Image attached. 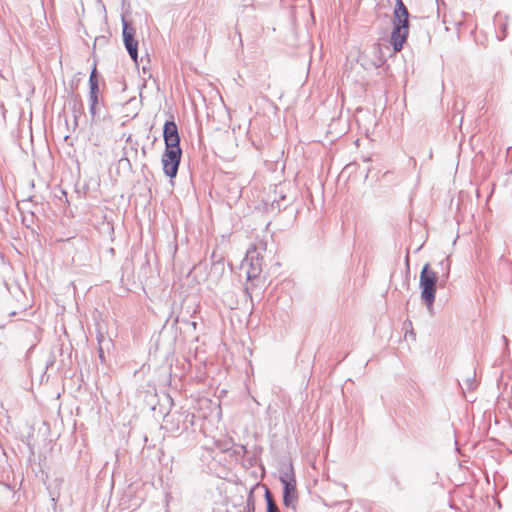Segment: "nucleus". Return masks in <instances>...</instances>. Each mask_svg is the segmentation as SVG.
Instances as JSON below:
<instances>
[{
	"label": "nucleus",
	"mask_w": 512,
	"mask_h": 512,
	"mask_svg": "<svg viewBox=\"0 0 512 512\" xmlns=\"http://www.w3.org/2000/svg\"><path fill=\"white\" fill-rule=\"evenodd\" d=\"M265 500L267 502V512H280L276 502L273 499V496L269 490H266Z\"/></svg>",
	"instance_id": "6e6552de"
},
{
	"label": "nucleus",
	"mask_w": 512,
	"mask_h": 512,
	"mask_svg": "<svg viewBox=\"0 0 512 512\" xmlns=\"http://www.w3.org/2000/svg\"><path fill=\"white\" fill-rule=\"evenodd\" d=\"M280 482L284 486L283 503L286 507L293 506L298 498L297 482L292 465L281 471Z\"/></svg>",
	"instance_id": "20e7f679"
},
{
	"label": "nucleus",
	"mask_w": 512,
	"mask_h": 512,
	"mask_svg": "<svg viewBox=\"0 0 512 512\" xmlns=\"http://www.w3.org/2000/svg\"><path fill=\"white\" fill-rule=\"evenodd\" d=\"M393 26L409 28V12L402 0H395Z\"/></svg>",
	"instance_id": "423d86ee"
},
{
	"label": "nucleus",
	"mask_w": 512,
	"mask_h": 512,
	"mask_svg": "<svg viewBox=\"0 0 512 512\" xmlns=\"http://www.w3.org/2000/svg\"><path fill=\"white\" fill-rule=\"evenodd\" d=\"M163 137L165 150L161 157L163 171L169 178H175L180 165L182 150L177 125L174 121L164 124Z\"/></svg>",
	"instance_id": "f257e3e1"
},
{
	"label": "nucleus",
	"mask_w": 512,
	"mask_h": 512,
	"mask_svg": "<svg viewBox=\"0 0 512 512\" xmlns=\"http://www.w3.org/2000/svg\"><path fill=\"white\" fill-rule=\"evenodd\" d=\"M266 250V244L263 241L252 244L241 263V270L246 274L248 280L257 278L262 272L263 256L262 252Z\"/></svg>",
	"instance_id": "f03ea898"
},
{
	"label": "nucleus",
	"mask_w": 512,
	"mask_h": 512,
	"mask_svg": "<svg viewBox=\"0 0 512 512\" xmlns=\"http://www.w3.org/2000/svg\"><path fill=\"white\" fill-rule=\"evenodd\" d=\"M123 40L129 55L137 62L138 42L135 39L134 29L127 22H123Z\"/></svg>",
	"instance_id": "39448f33"
},
{
	"label": "nucleus",
	"mask_w": 512,
	"mask_h": 512,
	"mask_svg": "<svg viewBox=\"0 0 512 512\" xmlns=\"http://www.w3.org/2000/svg\"><path fill=\"white\" fill-rule=\"evenodd\" d=\"M408 34V27L393 26V30L390 37V43L393 46L395 52H399L403 48L407 40Z\"/></svg>",
	"instance_id": "0eeeda50"
},
{
	"label": "nucleus",
	"mask_w": 512,
	"mask_h": 512,
	"mask_svg": "<svg viewBox=\"0 0 512 512\" xmlns=\"http://www.w3.org/2000/svg\"><path fill=\"white\" fill-rule=\"evenodd\" d=\"M437 274L429 264H425L420 273L419 286L421 288V298L428 308H431L435 300Z\"/></svg>",
	"instance_id": "7ed1b4c3"
}]
</instances>
